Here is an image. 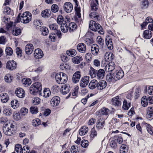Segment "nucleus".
<instances>
[{"mask_svg": "<svg viewBox=\"0 0 153 153\" xmlns=\"http://www.w3.org/2000/svg\"><path fill=\"white\" fill-rule=\"evenodd\" d=\"M22 82L26 86H28L31 84V81L30 79L24 78L22 80Z\"/></svg>", "mask_w": 153, "mask_h": 153, "instance_id": "nucleus-40", "label": "nucleus"}, {"mask_svg": "<svg viewBox=\"0 0 153 153\" xmlns=\"http://www.w3.org/2000/svg\"><path fill=\"white\" fill-rule=\"evenodd\" d=\"M30 111L32 114H35L37 113L38 111L36 106H32L30 108Z\"/></svg>", "mask_w": 153, "mask_h": 153, "instance_id": "nucleus-55", "label": "nucleus"}, {"mask_svg": "<svg viewBox=\"0 0 153 153\" xmlns=\"http://www.w3.org/2000/svg\"><path fill=\"white\" fill-rule=\"evenodd\" d=\"M42 89V85L38 82H36L33 84L30 87V93L33 95H36L38 92H39Z\"/></svg>", "mask_w": 153, "mask_h": 153, "instance_id": "nucleus-3", "label": "nucleus"}, {"mask_svg": "<svg viewBox=\"0 0 153 153\" xmlns=\"http://www.w3.org/2000/svg\"><path fill=\"white\" fill-rule=\"evenodd\" d=\"M71 153H79L78 147L77 146H72L70 149Z\"/></svg>", "mask_w": 153, "mask_h": 153, "instance_id": "nucleus-52", "label": "nucleus"}, {"mask_svg": "<svg viewBox=\"0 0 153 153\" xmlns=\"http://www.w3.org/2000/svg\"><path fill=\"white\" fill-rule=\"evenodd\" d=\"M106 79L107 80L110 82H114L115 81H116L114 78V76L113 77V74L111 73H109L108 74L106 77Z\"/></svg>", "mask_w": 153, "mask_h": 153, "instance_id": "nucleus-37", "label": "nucleus"}, {"mask_svg": "<svg viewBox=\"0 0 153 153\" xmlns=\"http://www.w3.org/2000/svg\"><path fill=\"white\" fill-rule=\"evenodd\" d=\"M97 10H92L91 9L89 13V17L90 18L94 19L95 20H98L99 16L98 13H96L95 12Z\"/></svg>", "mask_w": 153, "mask_h": 153, "instance_id": "nucleus-22", "label": "nucleus"}, {"mask_svg": "<svg viewBox=\"0 0 153 153\" xmlns=\"http://www.w3.org/2000/svg\"><path fill=\"white\" fill-rule=\"evenodd\" d=\"M4 13L5 14H10L12 15L13 12V10H11L10 8L7 7L4 9Z\"/></svg>", "mask_w": 153, "mask_h": 153, "instance_id": "nucleus-46", "label": "nucleus"}, {"mask_svg": "<svg viewBox=\"0 0 153 153\" xmlns=\"http://www.w3.org/2000/svg\"><path fill=\"white\" fill-rule=\"evenodd\" d=\"M115 68V65L114 62H110L105 67V70L108 72L112 71Z\"/></svg>", "mask_w": 153, "mask_h": 153, "instance_id": "nucleus-17", "label": "nucleus"}, {"mask_svg": "<svg viewBox=\"0 0 153 153\" xmlns=\"http://www.w3.org/2000/svg\"><path fill=\"white\" fill-rule=\"evenodd\" d=\"M2 129L4 133L7 135L12 136L13 134V132L7 125L3 126Z\"/></svg>", "mask_w": 153, "mask_h": 153, "instance_id": "nucleus-10", "label": "nucleus"}, {"mask_svg": "<svg viewBox=\"0 0 153 153\" xmlns=\"http://www.w3.org/2000/svg\"><path fill=\"white\" fill-rule=\"evenodd\" d=\"M59 8L58 6L56 4H53L52 5L51 7V11L53 13H56L59 10Z\"/></svg>", "mask_w": 153, "mask_h": 153, "instance_id": "nucleus-61", "label": "nucleus"}, {"mask_svg": "<svg viewBox=\"0 0 153 153\" xmlns=\"http://www.w3.org/2000/svg\"><path fill=\"white\" fill-rule=\"evenodd\" d=\"M81 76V73L79 71L76 72L73 74L72 77L73 82L76 83L78 82Z\"/></svg>", "mask_w": 153, "mask_h": 153, "instance_id": "nucleus-14", "label": "nucleus"}, {"mask_svg": "<svg viewBox=\"0 0 153 153\" xmlns=\"http://www.w3.org/2000/svg\"><path fill=\"white\" fill-rule=\"evenodd\" d=\"M64 21V18L61 15H59L57 18V22L58 24L59 25L62 24Z\"/></svg>", "mask_w": 153, "mask_h": 153, "instance_id": "nucleus-63", "label": "nucleus"}, {"mask_svg": "<svg viewBox=\"0 0 153 153\" xmlns=\"http://www.w3.org/2000/svg\"><path fill=\"white\" fill-rule=\"evenodd\" d=\"M65 11L67 13H70L73 9V6L72 4L69 2L65 3L64 4Z\"/></svg>", "mask_w": 153, "mask_h": 153, "instance_id": "nucleus-12", "label": "nucleus"}, {"mask_svg": "<svg viewBox=\"0 0 153 153\" xmlns=\"http://www.w3.org/2000/svg\"><path fill=\"white\" fill-rule=\"evenodd\" d=\"M41 102V100L38 97H35L32 99V103L34 105H36L39 104Z\"/></svg>", "mask_w": 153, "mask_h": 153, "instance_id": "nucleus-49", "label": "nucleus"}, {"mask_svg": "<svg viewBox=\"0 0 153 153\" xmlns=\"http://www.w3.org/2000/svg\"><path fill=\"white\" fill-rule=\"evenodd\" d=\"M41 123L40 120L38 118L33 120L32 122L33 126H39L41 124Z\"/></svg>", "mask_w": 153, "mask_h": 153, "instance_id": "nucleus-62", "label": "nucleus"}, {"mask_svg": "<svg viewBox=\"0 0 153 153\" xmlns=\"http://www.w3.org/2000/svg\"><path fill=\"white\" fill-rule=\"evenodd\" d=\"M105 42L109 50L113 49V46L112 40L109 36H107L105 39Z\"/></svg>", "mask_w": 153, "mask_h": 153, "instance_id": "nucleus-19", "label": "nucleus"}, {"mask_svg": "<svg viewBox=\"0 0 153 153\" xmlns=\"http://www.w3.org/2000/svg\"><path fill=\"white\" fill-rule=\"evenodd\" d=\"M149 6V1L148 0H143L141 4L142 8L145 9Z\"/></svg>", "mask_w": 153, "mask_h": 153, "instance_id": "nucleus-58", "label": "nucleus"}, {"mask_svg": "<svg viewBox=\"0 0 153 153\" xmlns=\"http://www.w3.org/2000/svg\"><path fill=\"white\" fill-rule=\"evenodd\" d=\"M113 54L110 52H108L105 53L104 58L105 60L108 62L112 61L113 59Z\"/></svg>", "mask_w": 153, "mask_h": 153, "instance_id": "nucleus-26", "label": "nucleus"}, {"mask_svg": "<svg viewBox=\"0 0 153 153\" xmlns=\"http://www.w3.org/2000/svg\"><path fill=\"white\" fill-rule=\"evenodd\" d=\"M141 104L143 107L146 106L148 105V98L146 96H144L142 98Z\"/></svg>", "mask_w": 153, "mask_h": 153, "instance_id": "nucleus-45", "label": "nucleus"}, {"mask_svg": "<svg viewBox=\"0 0 153 153\" xmlns=\"http://www.w3.org/2000/svg\"><path fill=\"white\" fill-rule=\"evenodd\" d=\"M83 60L82 56H77L72 59V61L73 63L78 64Z\"/></svg>", "mask_w": 153, "mask_h": 153, "instance_id": "nucleus-28", "label": "nucleus"}, {"mask_svg": "<svg viewBox=\"0 0 153 153\" xmlns=\"http://www.w3.org/2000/svg\"><path fill=\"white\" fill-rule=\"evenodd\" d=\"M148 116L153 117V106H151L147 108L146 110Z\"/></svg>", "mask_w": 153, "mask_h": 153, "instance_id": "nucleus-39", "label": "nucleus"}, {"mask_svg": "<svg viewBox=\"0 0 153 153\" xmlns=\"http://www.w3.org/2000/svg\"><path fill=\"white\" fill-rule=\"evenodd\" d=\"M88 145V142L87 140H83L81 143V146L84 148H86Z\"/></svg>", "mask_w": 153, "mask_h": 153, "instance_id": "nucleus-64", "label": "nucleus"}, {"mask_svg": "<svg viewBox=\"0 0 153 153\" xmlns=\"http://www.w3.org/2000/svg\"><path fill=\"white\" fill-rule=\"evenodd\" d=\"M13 50L10 47H7L5 49V52L7 55L10 56L13 53Z\"/></svg>", "mask_w": 153, "mask_h": 153, "instance_id": "nucleus-57", "label": "nucleus"}, {"mask_svg": "<svg viewBox=\"0 0 153 153\" xmlns=\"http://www.w3.org/2000/svg\"><path fill=\"white\" fill-rule=\"evenodd\" d=\"M105 76V71L102 69H100L97 71L96 79H103Z\"/></svg>", "mask_w": 153, "mask_h": 153, "instance_id": "nucleus-21", "label": "nucleus"}, {"mask_svg": "<svg viewBox=\"0 0 153 153\" xmlns=\"http://www.w3.org/2000/svg\"><path fill=\"white\" fill-rule=\"evenodd\" d=\"M11 105L13 108L15 109L19 106V103L17 100H14L11 101Z\"/></svg>", "mask_w": 153, "mask_h": 153, "instance_id": "nucleus-41", "label": "nucleus"}, {"mask_svg": "<svg viewBox=\"0 0 153 153\" xmlns=\"http://www.w3.org/2000/svg\"><path fill=\"white\" fill-rule=\"evenodd\" d=\"M107 85L106 82L103 80L100 81L98 82L97 89L101 90L105 88Z\"/></svg>", "mask_w": 153, "mask_h": 153, "instance_id": "nucleus-20", "label": "nucleus"}, {"mask_svg": "<svg viewBox=\"0 0 153 153\" xmlns=\"http://www.w3.org/2000/svg\"><path fill=\"white\" fill-rule=\"evenodd\" d=\"M97 134V131L94 128H92L91 131V134H90V137L91 139L92 140L94 137H96Z\"/></svg>", "mask_w": 153, "mask_h": 153, "instance_id": "nucleus-54", "label": "nucleus"}, {"mask_svg": "<svg viewBox=\"0 0 153 153\" xmlns=\"http://www.w3.org/2000/svg\"><path fill=\"white\" fill-rule=\"evenodd\" d=\"M77 49L80 52L82 53L85 52L86 50L85 45L82 43H79L77 46Z\"/></svg>", "mask_w": 153, "mask_h": 153, "instance_id": "nucleus-27", "label": "nucleus"}, {"mask_svg": "<svg viewBox=\"0 0 153 153\" xmlns=\"http://www.w3.org/2000/svg\"><path fill=\"white\" fill-rule=\"evenodd\" d=\"M143 35L146 39H149L152 36V32L148 30H146L143 32Z\"/></svg>", "mask_w": 153, "mask_h": 153, "instance_id": "nucleus-34", "label": "nucleus"}, {"mask_svg": "<svg viewBox=\"0 0 153 153\" xmlns=\"http://www.w3.org/2000/svg\"><path fill=\"white\" fill-rule=\"evenodd\" d=\"M51 13L50 10L47 9L42 12L41 15L43 17H48L50 16Z\"/></svg>", "mask_w": 153, "mask_h": 153, "instance_id": "nucleus-35", "label": "nucleus"}, {"mask_svg": "<svg viewBox=\"0 0 153 153\" xmlns=\"http://www.w3.org/2000/svg\"><path fill=\"white\" fill-rule=\"evenodd\" d=\"M12 79V77L10 74H6L4 76V80L7 83L11 82Z\"/></svg>", "mask_w": 153, "mask_h": 153, "instance_id": "nucleus-56", "label": "nucleus"}, {"mask_svg": "<svg viewBox=\"0 0 153 153\" xmlns=\"http://www.w3.org/2000/svg\"><path fill=\"white\" fill-rule=\"evenodd\" d=\"M15 93L16 96L20 98H23L25 95L24 90L21 88H17L15 90Z\"/></svg>", "mask_w": 153, "mask_h": 153, "instance_id": "nucleus-9", "label": "nucleus"}, {"mask_svg": "<svg viewBox=\"0 0 153 153\" xmlns=\"http://www.w3.org/2000/svg\"><path fill=\"white\" fill-rule=\"evenodd\" d=\"M88 128L86 126H84L81 128L79 131V134L81 136L85 135L88 132Z\"/></svg>", "mask_w": 153, "mask_h": 153, "instance_id": "nucleus-31", "label": "nucleus"}, {"mask_svg": "<svg viewBox=\"0 0 153 153\" xmlns=\"http://www.w3.org/2000/svg\"><path fill=\"white\" fill-rule=\"evenodd\" d=\"M126 145L123 144L120 148V153H125L127 152V148L126 147Z\"/></svg>", "mask_w": 153, "mask_h": 153, "instance_id": "nucleus-53", "label": "nucleus"}, {"mask_svg": "<svg viewBox=\"0 0 153 153\" xmlns=\"http://www.w3.org/2000/svg\"><path fill=\"white\" fill-rule=\"evenodd\" d=\"M91 48L92 53L94 55H97L99 51V46L96 44H93L91 45Z\"/></svg>", "mask_w": 153, "mask_h": 153, "instance_id": "nucleus-15", "label": "nucleus"}, {"mask_svg": "<svg viewBox=\"0 0 153 153\" xmlns=\"http://www.w3.org/2000/svg\"><path fill=\"white\" fill-rule=\"evenodd\" d=\"M76 28V25L74 22H71L68 25V29L70 32H72L75 30Z\"/></svg>", "mask_w": 153, "mask_h": 153, "instance_id": "nucleus-32", "label": "nucleus"}, {"mask_svg": "<svg viewBox=\"0 0 153 153\" xmlns=\"http://www.w3.org/2000/svg\"><path fill=\"white\" fill-rule=\"evenodd\" d=\"M60 28L61 30L63 33L67 32L68 30L67 24L66 23H64L61 24Z\"/></svg>", "mask_w": 153, "mask_h": 153, "instance_id": "nucleus-38", "label": "nucleus"}, {"mask_svg": "<svg viewBox=\"0 0 153 153\" xmlns=\"http://www.w3.org/2000/svg\"><path fill=\"white\" fill-rule=\"evenodd\" d=\"M89 28L94 31H97L101 34L104 33L101 26L98 23H96L94 21H90L89 25Z\"/></svg>", "mask_w": 153, "mask_h": 153, "instance_id": "nucleus-2", "label": "nucleus"}, {"mask_svg": "<svg viewBox=\"0 0 153 153\" xmlns=\"http://www.w3.org/2000/svg\"><path fill=\"white\" fill-rule=\"evenodd\" d=\"M17 64L13 60L9 61L6 63V68L10 70H13L16 67Z\"/></svg>", "mask_w": 153, "mask_h": 153, "instance_id": "nucleus-6", "label": "nucleus"}, {"mask_svg": "<svg viewBox=\"0 0 153 153\" xmlns=\"http://www.w3.org/2000/svg\"><path fill=\"white\" fill-rule=\"evenodd\" d=\"M35 58L36 59H41L44 56V54L42 51L39 48L36 49L34 53Z\"/></svg>", "mask_w": 153, "mask_h": 153, "instance_id": "nucleus-13", "label": "nucleus"}, {"mask_svg": "<svg viewBox=\"0 0 153 153\" xmlns=\"http://www.w3.org/2000/svg\"><path fill=\"white\" fill-rule=\"evenodd\" d=\"M131 104L130 102L128 103L126 100H125L123 102L122 108L124 110H127L130 107Z\"/></svg>", "mask_w": 153, "mask_h": 153, "instance_id": "nucleus-43", "label": "nucleus"}, {"mask_svg": "<svg viewBox=\"0 0 153 153\" xmlns=\"http://www.w3.org/2000/svg\"><path fill=\"white\" fill-rule=\"evenodd\" d=\"M70 91L69 87L66 85H62L60 89V92L63 94H66Z\"/></svg>", "mask_w": 153, "mask_h": 153, "instance_id": "nucleus-25", "label": "nucleus"}, {"mask_svg": "<svg viewBox=\"0 0 153 153\" xmlns=\"http://www.w3.org/2000/svg\"><path fill=\"white\" fill-rule=\"evenodd\" d=\"M42 21L40 19H35L34 21V25L37 28H40L42 25Z\"/></svg>", "mask_w": 153, "mask_h": 153, "instance_id": "nucleus-36", "label": "nucleus"}, {"mask_svg": "<svg viewBox=\"0 0 153 153\" xmlns=\"http://www.w3.org/2000/svg\"><path fill=\"white\" fill-rule=\"evenodd\" d=\"M112 104L115 106H120L121 104L122 100L118 96L113 98L111 101Z\"/></svg>", "mask_w": 153, "mask_h": 153, "instance_id": "nucleus-8", "label": "nucleus"}, {"mask_svg": "<svg viewBox=\"0 0 153 153\" xmlns=\"http://www.w3.org/2000/svg\"><path fill=\"white\" fill-rule=\"evenodd\" d=\"M109 111V110L108 108H103L101 110L100 114L102 115H107L108 114Z\"/></svg>", "mask_w": 153, "mask_h": 153, "instance_id": "nucleus-60", "label": "nucleus"}, {"mask_svg": "<svg viewBox=\"0 0 153 153\" xmlns=\"http://www.w3.org/2000/svg\"><path fill=\"white\" fill-rule=\"evenodd\" d=\"M0 99L2 102L3 103L6 102L9 100L8 95L6 93H1L0 94Z\"/></svg>", "mask_w": 153, "mask_h": 153, "instance_id": "nucleus-30", "label": "nucleus"}, {"mask_svg": "<svg viewBox=\"0 0 153 153\" xmlns=\"http://www.w3.org/2000/svg\"><path fill=\"white\" fill-rule=\"evenodd\" d=\"M146 128L148 132L151 135H153V128L149 124H147Z\"/></svg>", "mask_w": 153, "mask_h": 153, "instance_id": "nucleus-51", "label": "nucleus"}, {"mask_svg": "<svg viewBox=\"0 0 153 153\" xmlns=\"http://www.w3.org/2000/svg\"><path fill=\"white\" fill-rule=\"evenodd\" d=\"M124 76V73L121 69L117 70L114 73L115 80H117L122 78Z\"/></svg>", "mask_w": 153, "mask_h": 153, "instance_id": "nucleus-7", "label": "nucleus"}, {"mask_svg": "<svg viewBox=\"0 0 153 153\" xmlns=\"http://www.w3.org/2000/svg\"><path fill=\"white\" fill-rule=\"evenodd\" d=\"M51 94V92L48 88H45L43 91V97H49Z\"/></svg>", "mask_w": 153, "mask_h": 153, "instance_id": "nucleus-44", "label": "nucleus"}, {"mask_svg": "<svg viewBox=\"0 0 153 153\" xmlns=\"http://www.w3.org/2000/svg\"><path fill=\"white\" fill-rule=\"evenodd\" d=\"M30 151V147L27 146H25L23 147L21 152L22 153H29Z\"/></svg>", "mask_w": 153, "mask_h": 153, "instance_id": "nucleus-59", "label": "nucleus"}, {"mask_svg": "<svg viewBox=\"0 0 153 153\" xmlns=\"http://www.w3.org/2000/svg\"><path fill=\"white\" fill-rule=\"evenodd\" d=\"M60 102V98L58 96H55L52 98L50 101V104L53 107L57 106Z\"/></svg>", "mask_w": 153, "mask_h": 153, "instance_id": "nucleus-11", "label": "nucleus"}, {"mask_svg": "<svg viewBox=\"0 0 153 153\" xmlns=\"http://www.w3.org/2000/svg\"><path fill=\"white\" fill-rule=\"evenodd\" d=\"M21 30L18 28H16L12 31V33L13 35L17 36L21 33Z\"/></svg>", "mask_w": 153, "mask_h": 153, "instance_id": "nucleus-50", "label": "nucleus"}, {"mask_svg": "<svg viewBox=\"0 0 153 153\" xmlns=\"http://www.w3.org/2000/svg\"><path fill=\"white\" fill-rule=\"evenodd\" d=\"M105 125V120L103 118L98 117L96 127L98 129L102 128Z\"/></svg>", "mask_w": 153, "mask_h": 153, "instance_id": "nucleus-16", "label": "nucleus"}, {"mask_svg": "<svg viewBox=\"0 0 153 153\" xmlns=\"http://www.w3.org/2000/svg\"><path fill=\"white\" fill-rule=\"evenodd\" d=\"M3 112L6 115L10 116L12 114V111L9 108H6L3 110Z\"/></svg>", "mask_w": 153, "mask_h": 153, "instance_id": "nucleus-47", "label": "nucleus"}, {"mask_svg": "<svg viewBox=\"0 0 153 153\" xmlns=\"http://www.w3.org/2000/svg\"><path fill=\"white\" fill-rule=\"evenodd\" d=\"M66 53L68 55L73 57L76 55V51L74 49H71L67 50L66 51Z\"/></svg>", "mask_w": 153, "mask_h": 153, "instance_id": "nucleus-42", "label": "nucleus"}, {"mask_svg": "<svg viewBox=\"0 0 153 153\" xmlns=\"http://www.w3.org/2000/svg\"><path fill=\"white\" fill-rule=\"evenodd\" d=\"M40 31L42 32V34L44 36H46L48 33V29L45 27H42L40 28Z\"/></svg>", "mask_w": 153, "mask_h": 153, "instance_id": "nucleus-48", "label": "nucleus"}, {"mask_svg": "<svg viewBox=\"0 0 153 153\" xmlns=\"http://www.w3.org/2000/svg\"><path fill=\"white\" fill-rule=\"evenodd\" d=\"M97 70L95 69L92 67L90 68L89 71V74L91 78H96Z\"/></svg>", "mask_w": 153, "mask_h": 153, "instance_id": "nucleus-29", "label": "nucleus"}, {"mask_svg": "<svg viewBox=\"0 0 153 153\" xmlns=\"http://www.w3.org/2000/svg\"><path fill=\"white\" fill-rule=\"evenodd\" d=\"M33 50V46L31 44H27L25 48V51L26 53L27 54H31Z\"/></svg>", "mask_w": 153, "mask_h": 153, "instance_id": "nucleus-18", "label": "nucleus"}, {"mask_svg": "<svg viewBox=\"0 0 153 153\" xmlns=\"http://www.w3.org/2000/svg\"><path fill=\"white\" fill-rule=\"evenodd\" d=\"M55 79L57 82L60 84L65 83L68 79L67 75L63 72L56 74Z\"/></svg>", "mask_w": 153, "mask_h": 153, "instance_id": "nucleus-4", "label": "nucleus"}, {"mask_svg": "<svg viewBox=\"0 0 153 153\" xmlns=\"http://www.w3.org/2000/svg\"><path fill=\"white\" fill-rule=\"evenodd\" d=\"M98 82L97 80L95 79H92L90 82L88 86L89 88L92 90L95 89L98 86Z\"/></svg>", "mask_w": 153, "mask_h": 153, "instance_id": "nucleus-24", "label": "nucleus"}, {"mask_svg": "<svg viewBox=\"0 0 153 153\" xmlns=\"http://www.w3.org/2000/svg\"><path fill=\"white\" fill-rule=\"evenodd\" d=\"M90 77L88 76H85L82 77L80 80L79 85L82 88L85 87L88 84L90 81Z\"/></svg>", "mask_w": 153, "mask_h": 153, "instance_id": "nucleus-5", "label": "nucleus"}, {"mask_svg": "<svg viewBox=\"0 0 153 153\" xmlns=\"http://www.w3.org/2000/svg\"><path fill=\"white\" fill-rule=\"evenodd\" d=\"M98 0H91V7L92 11L97 10L98 9Z\"/></svg>", "mask_w": 153, "mask_h": 153, "instance_id": "nucleus-23", "label": "nucleus"}, {"mask_svg": "<svg viewBox=\"0 0 153 153\" xmlns=\"http://www.w3.org/2000/svg\"><path fill=\"white\" fill-rule=\"evenodd\" d=\"M75 14L77 17L78 19V22H81V18L80 9L79 7H75Z\"/></svg>", "mask_w": 153, "mask_h": 153, "instance_id": "nucleus-33", "label": "nucleus"}, {"mask_svg": "<svg viewBox=\"0 0 153 153\" xmlns=\"http://www.w3.org/2000/svg\"><path fill=\"white\" fill-rule=\"evenodd\" d=\"M20 14H19L17 17V22H21L23 23H29L31 19L32 15L29 12H25L22 14L20 17Z\"/></svg>", "mask_w": 153, "mask_h": 153, "instance_id": "nucleus-1", "label": "nucleus"}]
</instances>
